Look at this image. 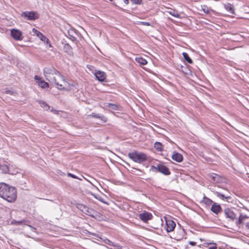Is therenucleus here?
Wrapping results in <instances>:
<instances>
[{
    "instance_id": "1",
    "label": "nucleus",
    "mask_w": 249,
    "mask_h": 249,
    "mask_svg": "<svg viewBox=\"0 0 249 249\" xmlns=\"http://www.w3.org/2000/svg\"><path fill=\"white\" fill-rule=\"evenodd\" d=\"M44 75L50 83L55 84L56 87L60 90L69 91L73 86L66 81L60 73L53 68L46 67L43 70Z\"/></svg>"
},
{
    "instance_id": "36",
    "label": "nucleus",
    "mask_w": 249,
    "mask_h": 249,
    "mask_svg": "<svg viewBox=\"0 0 249 249\" xmlns=\"http://www.w3.org/2000/svg\"><path fill=\"white\" fill-rule=\"evenodd\" d=\"M5 92L7 94H12V95H15V94H16V93H17L16 92H14V91H11L10 90H5Z\"/></svg>"
},
{
    "instance_id": "26",
    "label": "nucleus",
    "mask_w": 249,
    "mask_h": 249,
    "mask_svg": "<svg viewBox=\"0 0 249 249\" xmlns=\"http://www.w3.org/2000/svg\"><path fill=\"white\" fill-rule=\"evenodd\" d=\"M182 55L184 59L189 64H192L193 61L189 57L188 54L187 53L183 52L182 53Z\"/></svg>"
},
{
    "instance_id": "43",
    "label": "nucleus",
    "mask_w": 249,
    "mask_h": 249,
    "mask_svg": "<svg viewBox=\"0 0 249 249\" xmlns=\"http://www.w3.org/2000/svg\"><path fill=\"white\" fill-rule=\"evenodd\" d=\"M92 234L93 235H95V234H94V233H92Z\"/></svg>"
},
{
    "instance_id": "39",
    "label": "nucleus",
    "mask_w": 249,
    "mask_h": 249,
    "mask_svg": "<svg viewBox=\"0 0 249 249\" xmlns=\"http://www.w3.org/2000/svg\"><path fill=\"white\" fill-rule=\"evenodd\" d=\"M246 228L249 230V222H247L245 224Z\"/></svg>"
},
{
    "instance_id": "9",
    "label": "nucleus",
    "mask_w": 249,
    "mask_h": 249,
    "mask_svg": "<svg viewBox=\"0 0 249 249\" xmlns=\"http://www.w3.org/2000/svg\"><path fill=\"white\" fill-rule=\"evenodd\" d=\"M11 35L12 37L16 40H21L22 39V33L18 30L13 29L11 30Z\"/></svg>"
},
{
    "instance_id": "32",
    "label": "nucleus",
    "mask_w": 249,
    "mask_h": 249,
    "mask_svg": "<svg viewBox=\"0 0 249 249\" xmlns=\"http://www.w3.org/2000/svg\"><path fill=\"white\" fill-rule=\"evenodd\" d=\"M201 7L204 13L208 14L210 12V9L207 6L204 5L201 6Z\"/></svg>"
},
{
    "instance_id": "24",
    "label": "nucleus",
    "mask_w": 249,
    "mask_h": 249,
    "mask_svg": "<svg viewBox=\"0 0 249 249\" xmlns=\"http://www.w3.org/2000/svg\"><path fill=\"white\" fill-rule=\"evenodd\" d=\"M225 8L230 14H234V8L232 5L228 3L225 5Z\"/></svg>"
},
{
    "instance_id": "13",
    "label": "nucleus",
    "mask_w": 249,
    "mask_h": 249,
    "mask_svg": "<svg viewBox=\"0 0 249 249\" xmlns=\"http://www.w3.org/2000/svg\"><path fill=\"white\" fill-rule=\"evenodd\" d=\"M211 210L215 214H217L222 212V208L219 204L216 203H213Z\"/></svg>"
},
{
    "instance_id": "31",
    "label": "nucleus",
    "mask_w": 249,
    "mask_h": 249,
    "mask_svg": "<svg viewBox=\"0 0 249 249\" xmlns=\"http://www.w3.org/2000/svg\"><path fill=\"white\" fill-rule=\"evenodd\" d=\"M26 221L25 220H22L20 221H17V220H13L12 221V224H15L16 225H21L22 223H24Z\"/></svg>"
},
{
    "instance_id": "33",
    "label": "nucleus",
    "mask_w": 249,
    "mask_h": 249,
    "mask_svg": "<svg viewBox=\"0 0 249 249\" xmlns=\"http://www.w3.org/2000/svg\"><path fill=\"white\" fill-rule=\"evenodd\" d=\"M170 14L172 15L173 16L176 17V18H179L180 17V15L175 11H170L169 12Z\"/></svg>"
},
{
    "instance_id": "5",
    "label": "nucleus",
    "mask_w": 249,
    "mask_h": 249,
    "mask_svg": "<svg viewBox=\"0 0 249 249\" xmlns=\"http://www.w3.org/2000/svg\"><path fill=\"white\" fill-rule=\"evenodd\" d=\"M77 208L86 214L94 217L93 214L94 211L92 209L89 208L87 206L82 204H78Z\"/></svg>"
},
{
    "instance_id": "40",
    "label": "nucleus",
    "mask_w": 249,
    "mask_h": 249,
    "mask_svg": "<svg viewBox=\"0 0 249 249\" xmlns=\"http://www.w3.org/2000/svg\"><path fill=\"white\" fill-rule=\"evenodd\" d=\"M123 1L126 4H128L129 3V0H123Z\"/></svg>"
},
{
    "instance_id": "29",
    "label": "nucleus",
    "mask_w": 249,
    "mask_h": 249,
    "mask_svg": "<svg viewBox=\"0 0 249 249\" xmlns=\"http://www.w3.org/2000/svg\"><path fill=\"white\" fill-rule=\"evenodd\" d=\"M91 116H92L94 118L101 119L102 120H103L105 122L106 121V118L103 115H100V114L92 113Z\"/></svg>"
},
{
    "instance_id": "25",
    "label": "nucleus",
    "mask_w": 249,
    "mask_h": 249,
    "mask_svg": "<svg viewBox=\"0 0 249 249\" xmlns=\"http://www.w3.org/2000/svg\"><path fill=\"white\" fill-rule=\"evenodd\" d=\"M154 147L159 151H162L163 150V145L160 142H155L154 143Z\"/></svg>"
},
{
    "instance_id": "19",
    "label": "nucleus",
    "mask_w": 249,
    "mask_h": 249,
    "mask_svg": "<svg viewBox=\"0 0 249 249\" xmlns=\"http://www.w3.org/2000/svg\"><path fill=\"white\" fill-rule=\"evenodd\" d=\"M184 231L183 229L180 230L178 232H177V233L175 235V237H174V239H176L177 241H180L181 240L184 236Z\"/></svg>"
},
{
    "instance_id": "38",
    "label": "nucleus",
    "mask_w": 249,
    "mask_h": 249,
    "mask_svg": "<svg viewBox=\"0 0 249 249\" xmlns=\"http://www.w3.org/2000/svg\"><path fill=\"white\" fill-rule=\"evenodd\" d=\"M189 244L192 246H195L196 244V242L194 241H189Z\"/></svg>"
},
{
    "instance_id": "22",
    "label": "nucleus",
    "mask_w": 249,
    "mask_h": 249,
    "mask_svg": "<svg viewBox=\"0 0 249 249\" xmlns=\"http://www.w3.org/2000/svg\"><path fill=\"white\" fill-rule=\"evenodd\" d=\"M201 202L203 203L207 206H210L213 203V201L211 199L205 196H204Z\"/></svg>"
},
{
    "instance_id": "12",
    "label": "nucleus",
    "mask_w": 249,
    "mask_h": 249,
    "mask_svg": "<svg viewBox=\"0 0 249 249\" xmlns=\"http://www.w3.org/2000/svg\"><path fill=\"white\" fill-rule=\"evenodd\" d=\"M153 216L148 212H144L139 214V218L143 222H147L152 219Z\"/></svg>"
},
{
    "instance_id": "21",
    "label": "nucleus",
    "mask_w": 249,
    "mask_h": 249,
    "mask_svg": "<svg viewBox=\"0 0 249 249\" xmlns=\"http://www.w3.org/2000/svg\"><path fill=\"white\" fill-rule=\"evenodd\" d=\"M215 194L218 197H220L222 200H227L228 201L229 199H231V196H225L224 194L218 192H216Z\"/></svg>"
},
{
    "instance_id": "27",
    "label": "nucleus",
    "mask_w": 249,
    "mask_h": 249,
    "mask_svg": "<svg viewBox=\"0 0 249 249\" xmlns=\"http://www.w3.org/2000/svg\"><path fill=\"white\" fill-rule=\"evenodd\" d=\"M0 169L1 170L2 173L5 174L8 173L9 172V167L6 165H0Z\"/></svg>"
},
{
    "instance_id": "4",
    "label": "nucleus",
    "mask_w": 249,
    "mask_h": 249,
    "mask_svg": "<svg viewBox=\"0 0 249 249\" xmlns=\"http://www.w3.org/2000/svg\"><path fill=\"white\" fill-rule=\"evenodd\" d=\"M151 169L154 172H160L165 175H169L170 174V172L168 167L162 164H159L157 166H152Z\"/></svg>"
},
{
    "instance_id": "28",
    "label": "nucleus",
    "mask_w": 249,
    "mask_h": 249,
    "mask_svg": "<svg viewBox=\"0 0 249 249\" xmlns=\"http://www.w3.org/2000/svg\"><path fill=\"white\" fill-rule=\"evenodd\" d=\"M39 104L40 105L41 107L44 108L45 110H48L50 109V106L47 104L46 102L42 101H39Z\"/></svg>"
},
{
    "instance_id": "42",
    "label": "nucleus",
    "mask_w": 249,
    "mask_h": 249,
    "mask_svg": "<svg viewBox=\"0 0 249 249\" xmlns=\"http://www.w3.org/2000/svg\"><path fill=\"white\" fill-rule=\"evenodd\" d=\"M71 36L72 37V38H73L74 39H75V38L74 36Z\"/></svg>"
},
{
    "instance_id": "14",
    "label": "nucleus",
    "mask_w": 249,
    "mask_h": 249,
    "mask_svg": "<svg viewBox=\"0 0 249 249\" xmlns=\"http://www.w3.org/2000/svg\"><path fill=\"white\" fill-rule=\"evenodd\" d=\"M96 78L99 81L103 82L106 78V73L104 71H97L95 73Z\"/></svg>"
},
{
    "instance_id": "18",
    "label": "nucleus",
    "mask_w": 249,
    "mask_h": 249,
    "mask_svg": "<svg viewBox=\"0 0 249 249\" xmlns=\"http://www.w3.org/2000/svg\"><path fill=\"white\" fill-rule=\"evenodd\" d=\"M63 51L69 55H72L73 52L71 47L68 43H65L63 45Z\"/></svg>"
},
{
    "instance_id": "35",
    "label": "nucleus",
    "mask_w": 249,
    "mask_h": 249,
    "mask_svg": "<svg viewBox=\"0 0 249 249\" xmlns=\"http://www.w3.org/2000/svg\"><path fill=\"white\" fill-rule=\"evenodd\" d=\"M68 176V177H71L73 178H76V179H78L79 180H81L82 179L81 178H79L78 177L76 176L75 175L72 174H71V173H68L67 174Z\"/></svg>"
},
{
    "instance_id": "2",
    "label": "nucleus",
    "mask_w": 249,
    "mask_h": 249,
    "mask_svg": "<svg viewBox=\"0 0 249 249\" xmlns=\"http://www.w3.org/2000/svg\"><path fill=\"white\" fill-rule=\"evenodd\" d=\"M0 197L8 202H14L17 198L16 189L6 183H0Z\"/></svg>"
},
{
    "instance_id": "20",
    "label": "nucleus",
    "mask_w": 249,
    "mask_h": 249,
    "mask_svg": "<svg viewBox=\"0 0 249 249\" xmlns=\"http://www.w3.org/2000/svg\"><path fill=\"white\" fill-rule=\"evenodd\" d=\"M247 218H248V216L246 215H243L242 214H240L238 219L236 221V225L239 226L241 224H243L244 222Z\"/></svg>"
},
{
    "instance_id": "3",
    "label": "nucleus",
    "mask_w": 249,
    "mask_h": 249,
    "mask_svg": "<svg viewBox=\"0 0 249 249\" xmlns=\"http://www.w3.org/2000/svg\"><path fill=\"white\" fill-rule=\"evenodd\" d=\"M128 157L135 162L141 163L147 160V156L143 153H138L135 151L129 153Z\"/></svg>"
},
{
    "instance_id": "23",
    "label": "nucleus",
    "mask_w": 249,
    "mask_h": 249,
    "mask_svg": "<svg viewBox=\"0 0 249 249\" xmlns=\"http://www.w3.org/2000/svg\"><path fill=\"white\" fill-rule=\"evenodd\" d=\"M135 60L137 62L139 63L141 65H146L147 63L146 60L142 57H138L135 58Z\"/></svg>"
},
{
    "instance_id": "7",
    "label": "nucleus",
    "mask_w": 249,
    "mask_h": 249,
    "mask_svg": "<svg viewBox=\"0 0 249 249\" xmlns=\"http://www.w3.org/2000/svg\"><path fill=\"white\" fill-rule=\"evenodd\" d=\"M224 213L226 218L233 221L236 218V214L232 209L230 208H226L224 211Z\"/></svg>"
},
{
    "instance_id": "10",
    "label": "nucleus",
    "mask_w": 249,
    "mask_h": 249,
    "mask_svg": "<svg viewBox=\"0 0 249 249\" xmlns=\"http://www.w3.org/2000/svg\"><path fill=\"white\" fill-rule=\"evenodd\" d=\"M35 79L36 80L38 85L42 89L49 88V84L48 83L45 82L39 76L35 75Z\"/></svg>"
},
{
    "instance_id": "41",
    "label": "nucleus",
    "mask_w": 249,
    "mask_h": 249,
    "mask_svg": "<svg viewBox=\"0 0 249 249\" xmlns=\"http://www.w3.org/2000/svg\"><path fill=\"white\" fill-rule=\"evenodd\" d=\"M96 197L99 199L101 202L105 203L104 201H103V199L101 197H100L99 198H98L97 197Z\"/></svg>"
},
{
    "instance_id": "30",
    "label": "nucleus",
    "mask_w": 249,
    "mask_h": 249,
    "mask_svg": "<svg viewBox=\"0 0 249 249\" xmlns=\"http://www.w3.org/2000/svg\"><path fill=\"white\" fill-rule=\"evenodd\" d=\"M206 244L207 245L206 247L209 249H217L216 244L214 243H207Z\"/></svg>"
},
{
    "instance_id": "34",
    "label": "nucleus",
    "mask_w": 249,
    "mask_h": 249,
    "mask_svg": "<svg viewBox=\"0 0 249 249\" xmlns=\"http://www.w3.org/2000/svg\"><path fill=\"white\" fill-rule=\"evenodd\" d=\"M131 2L135 4L139 5L141 3L142 0H130Z\"/></svg>"
},
{
    "instance_id": "37",
    "label": "nucleus",
    "mask_w": 249,
    "mask_h": 249,
    "mask_svg": "<svg viewBox=\"0 0 249 249\" xmlns=\"http://www.w3.org/2000/svg\"><path fill=\"white\" fill-rule=\"evenodd\" d=\"M142 25H145V26H150V23L149 22H142Z\"/></svg>"
},
{
    "instance_id": "8",
    "label": "nucleus",
    "mask_w": 249,
    "mask_h": 249,
    "mask_svg": "<svg viewBox=\"0 0 249 249\" xmlns=\"http://www.w3.org/2000/svg\"><path fill=\"white\" fill-rule=\"evenodd\" d=\"M166 227L165 229L167 232H169L174 231L176 223L171 219H166Z\"/></svg>"
},
{
    "instance_id": "11",
    "label": "nucleus",
    "mask_w": 249,
    "mask_h": 249,
    "mask_svg": "<svg viewBox=\"0 0 249 249\" xmlns=\"http://www.w3.org/2000/svg\"><path fill=\"white\" fill-rule=\"evenodd\" d=\"M33 33L36 35V36L39 37L41 40L43 41L46 43H48L49 42V40L48 38H47L44 35H43L41 32L37 30L36 29L33 28Z\"/></svg>"
},
{
    "instance_id": "16",
    "label": "nucleus",
    "mask_w": 249,
    "mask_h": 249,
    "mask_svg": "<svg viewBox=\"0 0 249 249\" xmlns=\"http://www.w3.org/2000/svg\"><path fill=\"white\" fill-rule=\"evenodd\" d=\"M208 177L211 180L216 182H219L221 181V178L220 176L217 174L212 173L208 175Z\"/></svg>"
},
{
    "instance_id": "6",
    "label": "nucleus",
    "mask_w": 249,
    "mask_h": 249,
    "mask_svg": "<svg viewBox=\"0 0 249 249\" xmlns=\"http://www.w3.org/2000/svg\"><path fill=\"white\" fill-rule=\"evenodd\" d=\"M21 17L26 18L28 20H35L38 18V14L35 12L25 11L21 14Z\"/></svg>"
},
{
    "instance_id": "17",
    "label": "nucleus",
    "mask_w": 249,
    "mask_h": 249,
    "mask_svg": "<svg viewBox=\"0 0 249 249\" xmlns=\"http://www.w3.org/2000/svg\"><path fill=\"white\" fill-rule=\"evenodd\" d=\"M104 106L105 107L107 108L110 111L118 110V106L114 104L106 103L104 104Z\"/></svg>"
},
{
    "instance_id": "15",
    "label": "nucleus",
    "mask_w": 249,
    "mask_h": 249,
    "mask_svg": "<svg viewBox=\"0 0 249 249\" xmlns=\"http://www.w3.org/2000/svg\"><path fill=\"white\" fill-rule=\"evenodd\" d=\"M172 158L173 160L178 162H181L183 159L182 155L181 154L177 152H175L172 155Z\"/></svg>"
}]
</instances>
